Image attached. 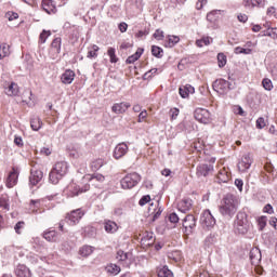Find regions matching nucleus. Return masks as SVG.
I'll return each mask as SVG.
<instances>
[{"instance_id":"5701e85b","label":"nucleus","mask_w":277,"mask_h":277,"mask_svg":"<svg viewBox=\"0 0 277 277\" xmlns=\"http://www.w3.org/2000/svg\"><path fill=\"white\" fill-rule=\"evenodd\" d=\"M42 237L45 241H50L52 243L57 242V232L55 229L43 232Z\"/></svg>"},{"instance_id":"a878e982","label":"nucleus","mask_w":277,"mask_h":277,"mask_svg":"<svg viewBox=\"0 0 277 277\" xmlns=\"http://www.w3.org/2000/svg\"><path fill=\"white\" fill-rule=\"evenodd\" d=\"M192 199H183L179 203V211H181L182 213H187V211L192 209Z\"/></svg>"},{"instance_id":"8fccbe9b","label":"nucleus","mask_w":277,"mask_h":277,"mask_svg":"<svg viewBox=\"0 0 277 277\" xmlns=\"http://www.w3.org/2000/svg\"><path fill=\"white\" fill-rule=\"evenodd\" d=\"M5 18H8V21H16V18H18V13L9 11L5 13Z\"/></svg>"},{"instance_id":"393cba45","label":"nucleus","mask_w":277,"mask_h":277,"mask_svg":"<svg viewBox=\"0 0 277 277\" xmlns=\"http://www.w3.org/2000/svg\"><path fill=\"white\" fill-rule=\"evenodd\" d=\"M104 229L106 230V233H117L118 232V224L114 221H105L104 222Z\"/></svg>"},{"instance_id":"58836bf2","label":"nucleus","mask_w":277,"mask_h":277,"mask_svg":"<svg viewBox=\"0 0 277 277\" xmlns=\"http://www.w3.org/2000/svg\"><path fill=\"white\" fill-rule=\"evenodd\" d=\"M0 208L10 211V199L8 197H0Z\"/></svg>"},{"instance_id":"338daca9","label":"nucleus","mask_w":277,"mask_h":277,"mask_svg":"<svg viewBox=\"0 0 277 277\" xmlns=\"http://www.w3.org/2000/svg\"><path fill=\"white\" fill-rule=\"evenodd\" d=\"M239 23H248V15L243 14V13H239L237 16Z\"/></svg>"},{"instance_id":"49530a36","label":"nucleus","mask_w":277,"mask_h":277,"mask_svg":"<svg viewBox=\"0 0 277 277\" xmlns=\"http://www.w3.org/2000/svg\"><path fill=\"white\" fill-rule=\"evenodd\" d=\"M93 50L89 51L87 54V57H89V60H92V57H98V54L96 53L98 51V45L94 44L92 47Z\"/></svg>"},{"instance_id":"603ef678","label":"nucleus","mask_w":277,"mask_h":277,"mask_svg":"<svg viewBox=\"0 0 277 277\" xmlns=\"http://www.w3.org/2000/svg\"><path fill=\"white\" fill-rule=\"evenodd\" d=\"M149 201H150V195H144L140 199L138 205H140V207H144L145 205H148Z\"/></svg>"},{"instance_id":"dca6fc26","label":"nucleus","mask_w":277,"mask_h":277,"mask_svg":"<svg viewBox=\"0 0 277 277\" xmlns=\"http://www.w3.org/2000/svg\"><path fill=\"white\" fill-rule=\"evenodd\" d=\"M90 190V185H84V187L77 186L76 184H71L69 186V196L74 198V196H79V194H83L84 192Z\"/></svg>"},{"instance_id":"de8ad7c7","label":"nucleus","mask_w":277,"mask_h":277,"mask_svg":"<svg viewBox=\"0 0 277 277\" xmlns=\"http://www.w3.org/2000/svg\"><path fill=\"white\" fill-rule=\"evenodd\" d=\"M49 36H51V31L50 30H42V32L39 36V42H41V44H44V42H47V38H49Z\"/></svg>"},{"instance_id":"aec40b11","label":"nucleus","mask_w":277,"mask_h":277,"mask_svg":"<svg viewBox=\"0 0 277 277\" xmlns=\"http://www.w3.org/2000/svg\"><path fill=\"white\" fill-rule=\"evenodd\" d=\"M194 92H196V89L192 84H186L179 89V93L182 98H188L189 94H194Z\"/></svg>"},{"instance_id":"20e7f679","label":"nucleus","mask_w":277,"mask_h":277,"mask_svg":"<svg viewBox=\"0 0 277 277\" xmlns=\"http://www.w3.org/2000/svg\"><path fill=\"white\" fill-rule=\"evenodd\" d=\"M142 181V176L138 173H130L126 175L121 181L122 189H133Z\"/></svg>"},{"instance_id":"ddd939ff","label":"nucleus","mask_w":277,"mask_h":277,"mask_svg":"<svg viewBox=\"0 0 277 277\" xmlns=\"http://www.w3.org/2000/svg\"><path fill=\"white\" fill-rule=\"evenodd\" d=\"M127 153H129V146L126 143H120L115 147L114 157L115 159H122Z\"/></svg>"},{"instance_id":"4c0bfd02","label":"nucleus","mask_w":277,"mask_h":277,"mask_svg":"<svg viewBox=\"0 0 277 277\" xmlns=\"http://www.w3.org/2000/svg\"><path fill=\"white\" fill-rule=\"evenodd\" d=\"M216 179L219 183H228V173H226V170H221Z\"/></svg>"},{"instance_id":"2eb2a0df","label":"nucleus","mask_w":277,"mask_h":277,"mask_svg":"<svg viewBox=\"0 0 277 277\" xmlns=\"http://www.w3.org/2000/svg\"><path fill=\"white\" fill-rule=\"evenodd\" d=\"M18 183V169L13 168L6 180V187L10 189Z\"/></svg>"},{"instance_id":"39448f33","label":"nucleus","mask_w":277,"mask_h":277,"mask_svg":"<svg viewBox=\"0 0 277 277\" xmlns=\"http://www.w3.org/2000/svg\"><path fill=\"white\" fill-rule=\"evenodd\" d=\"M212 88L214 92H217V94L224 95L228 94V92L233 90V83L225 79H219L213 82Z\"/></svg>"},{"instance_id":"79ce46f5","label":"nucleus","mask_w":277,"mask_h":277,"mask_svg":"<svg viewBox=\"0 0 277 277\" xmlns=\"http://www.w3.org/2000/svg\"><path fill=\"white\" fill-rule=\"evenodd\" d=\"M108 274H115L118 275L120 274V266L116 265V264H110L106 267Z\"/></svg>"},{"instance_id":"a18cd8bd","label":"nucleus","mask_w":277,"mask_h":277,"mask_svg":"<svg viewBox=\"0 0 277 277\" xmlns=\"http://www.w3.org/2000/svg\"><path fill=\"white\" fill-rule=\"evenodd\" d=\"M219 68H224L226 66V56L224 53L217 54Z\"/></svg>"},{"instance_id":"bb28decb","label":"nucleus","mask_w":277,"mask_h":277,"mask_svg":"<svg viewBox=\"0 0 277 277\" xmlns=\"http://www.w3.org/2000/svg\"><path fill=\"white\" fill-rule=\"evenodd\" d=\"M30 127L32 131H40V129H42V119L38 116H34L30 118Z\"/></svg>"},{"instance_id":"69168bd1","label":"nucleus","mask_w":277,"mask_h":277,"mask_svg":"<svg viewBox=\"0 0 277 277\" xmlns=\"http://www.w3.org/2000/svg\"><path fill=\"white\" fill-rule=\"evenodd\" d=\"M207 5V0H198L196 3V10H202Z\"/></svg>"},{"instance_id":"7c9ffc66","label":"nucleus","mask_w":277,"mask_h":277,"mask_svg":"<svg viewBox=\"0 0 277 277\" xmlns=\"http://www.w3.org/2000/svg\"><path fill=\"white\" fill-rule=\"evenodd\" d=\"M92 252H94V247L88 246V245L83 246L79 250L80 256H84V258L90 256V254H92Z\"/></svg>"},{"instance_id":"680f3d73","label":"nucleus","mask_w":277,"mask_h":277,"mask_svg":"<svg viewBox=\"0 0 277 277\" xmlns=\"http://www.w3.org/2000/svg\"><path fill=\"white\" fill-rule=\"evenodd\" d=\"M264 170L268 172V174H272V172H274V164H272V162H266L264 164Z\"/></svg>"},{"instance_id":"4be33fe9","label":"nucleus","mask_w":277,"mask_h":277,"mask_svg":"<svg viewBox=\"0 0 277 277\" xmlns=\"http://www.w3.org/2000/svg\"><path fill=\"white\" fill-rule=\"evenodd\" d=\"M267 0H247L245 2V8H265Z\"/></svg>"},{"instance_id":"b1692460","label":"nucleus","mask_w":277,"mask_h":277,"mask_svg":"<svg viewBox=\"0 0 277 277\" xmlns=\"http://www.w3.org/2000/svg\"><path fill=\"white\" fill-rule=\"evenodd\" d=\"M143 53H144V49L138 48L134 54L130 55L126 60V64H135V62H137V60H140V57H142Z\"/></svg>"},{"instance_id":"0eeeda50","label":"nucleus","mask_w":277,"mask_h":277,"mask_svg":"<svg viewBox=\"0 0 277 277\" xmlns=\"http://www.w3.org/2000/svg\"><path fill=\"white\" fill-rule=\"evenodd\" d=\"M184 233L187 235H192L194 233V228H196V216L194 214H187L182 223Z\"/></svg>"},{"instance_id":"6ab92c4d","label":"nucleus","mask_w":277,"mask_h":277,"mask_svg":"<svg viewBox=\"0 0 277 277\" xmlns=\"http://www.w3.org/2000/svg\"><path fill=\"white\" fill-rule=\"evenodd\" d=\"M15 276L17 277H31V271L24 264H18L15 268Z\"/></svg>"},{"instance_id":"37998d69","label":"nucleus","mask_w":277,"mask_h":277,"mask_svg":"<svg viewBox=\"0 0 277 277\" xmlns=\"http://www.w3.org/2000/svg\"><path fill=\"white\" fill-rule=\"evenodd\" d=\"M168 38H169L168 47L170 49H172V47L181 42V38H179V36H169Z\"/></svg>"},{"instance_id":"bf43d9fd","label":"nucleus","mask_w":277,"mask_h":277,"mask_svg":"<svg viewBox=\"0 0 277 277\" xmlns=\"http://www.w3.org/2000/svg\"><path fill=\"white\" fill-rule=\"evenodd\" d=\"M161 213H163V208L159 207L158 211L154 214L151 222H157V220L161 217Z\"/></svg>"},{"instance_id":"5fc2aeb1","label":"nucleus","mask_w":277,"mask_h":277,"mask_svg":"<svg viewBox=\"0 0 277 277\" xmlns=\"http://www.w3.org/2000/svg\"><path fill=\"white\" fill-rule=\"evenodd\" d=\"M157 72V68H153L150 69L149 71L145 72L143 75V79L144 81H146L147 79H151L153 78V75H155Z\"/></svg>"},{"instance_id":"f257e3e1","label":"nucleus","mask_w":277,"mask_h":277,"mask_svg":"<svg viewBox=\"0 0 277 277\" xmlns=\"http://www.w3.org/2000/svg\"><path fill=\"white\" fill-rule=\"evenodd\" d=\"M239 209V198L233 194H227L223 197L219 211L225 217H233Z\"/></svg>"},{"instance_id":"ea45409f","label":"nucleus","mask_w":277,"mask_h":277,"mask_svg":"<svg viewBox=\"0 0 277 277\" xmlns=\"http://www.w3.org/2000/svg\"><path fill=\"white\" fill-rule=\"evenodd\" d=\"M262 36H268L269 38H273L276 40L277 38V28H268L267 30H264L262 32Z\"/></svg>"},{"instance_id":"9b49d317","label":"nucleus","mask_w":277,"mask_h":277,"mask_svg":"<svg viewBox=\"0 0 277 277\" xmlns=\"http://www.w3.org/2000/svg\"><path fill=\"white\" fill-rule=\"evenodd\" d=\"M252 166V158L250 157V154H246L242 156L241 160L238 162V170L239 172H247L250 170V167Z\"/></svg>"},{"instance_id":"473e14b6","label":"nucleus","mask_w":277,"mask_h":277,"mask_svg":"<svg viewBox=\"0 0 277 277\" xmlns=\"http://www.w3.org/2000/svg\"><path fill=\"white\" fill-rule=\"evenodd\" d=\"M102 166H105V161L101 158H97L91 162V169L93 172L101 170Z\"/></svg>"},{"instance_id":"6e6d98bb","label":"nucleus","mask_w":277,"mask_h":277,"mask_svg":"<svg viewBox=\"0 0 277 277\" xmlns=\"http://www.w3.org/2000/svg\"><path fill=\"white\" fill-rule=\"evenodd\" d=\"M259 226H260V230H263V228H265V226H267V219L265 216H261L259 220Z\"/></svg>"},{"instance_id":"e2e57ef3","label":"nucleus","mask_w":277,"mask_h":277,"mask_svg":"<svg viewBox=\"0 0 277 277\" xmlns=\"http://www.w3.org/2000/svg\"><path fill=\"white\" fill-rule=\"evenodd\" d=\"M154 38L156 40H163V30L157 29L154 34Z\"/></svg>"},{"instance_id":"0e129e2a","label":"nucleus","mask_w":277,"mask_h":277,"mask_svg":"<svg viewBox=\"0 0 277 277\" xmlns=\"http://www.w3.org/2000/svg\"><path fill=\"white\" fill-rule=\"evenodd\" d=\"M235 185H236V187H237L240 192H243V180L236 179V180H235Z\"/></svg>"},{"instance_id":"c756f323","label":"nucleus","mask_w":277,"mask_h":277,"mask_svg":"<svg viewBox=\"0 0 277 277\" xmlns=\"http://www.w3.org/2000/svg\"><path fill=\"white\" fill-rule=\"evenodd\" d=\"M158 276L159 277H174V273L170 271V268L164 265L161 268H158Z\"/></svg>"},{"instance_id":"4468645a","label":"nucleus","mask_w":277,"mask_h":277,"mask_svg":"<svg viewBox=\"0 0 277 277\" xmlns=\"http://www.w3.org/2000/svg\"><path fill=\"white\" fill-rule=\"evenodd\" d=\"M249 256L251 265H259V263H261V259H263V255L261 254V249L256 247L250 250Z\"/></svg>"},{"instance_id":"f3484780","label":"nucleus","mask_w":277,"mask_h":277,"mask_svg":"<svg viewBox=\"0 0 277 277\" xmlns=\"http://www.w3.org/2000/svg\"><path fill=\"white\" fill-rule=\"evenodd\" d=\"M41 6L47 14H55V12H57V8L55 6V2H53V0H42Z\"/></svg>"},{"instance_id":"72a5a7b5","label":"nucleus","mask_w":277,"mask_h":277,"mask_svg":"<svg viewBox=\"0 0 277 277\" xmlns=\"http://www.w3.org/2000/svg\"><path fill=\"white\" fill-rule=\"evenodd\" d=\"M213 39H211V38H209V37H203V38H201V39H198L197 41H196V44H197V47H199V49H202V47H209V44H211V41H212Z\"/></svg>"},{"instance_id":"9d476101","label":"nucleus","mask_w":277,"mask_h":277,"mask_svg":"<svg viewBox=\"0 0 277 277\" xmlns=\"http://www.w3.org/2000/svg\"><path fill=\"white\" fill-rule=\"evenodd\" d=\"M213 164H199L197 166L196 169V175L198 176V179H200L201 176H209L210 174H213Z\"/></svg>"},{"instance_id":"3c124183","label":"nucleus","mask_w":277,"mask_h":277,"mask_svg":"<svg viewBox=\"0 0 277 277\" xmlns=\"http://www.w3.org/2000/svg\"><path fill=\"white\" fill-rule=\"evenodd\" d=\"M38 259H39V256L36 255V254H34V253H29V254L27 255V261H28L29 263H31L32 265H36V263H38Z\"/></svg>"},{"instance_id":"c03bdc74","label":"nucleus","mask_w":277,"mask_h":277,"mask_svg":"<svg viewBox=\"0 0 277 277\" xmlns=\"http://www.w3.org/2000/svg\"><path fill=\"white\" fill-rule=\"evenodd\" d=\"M262 85H263L264 90H267L268 92L274 89V84L272 83L269 78H264L262 80Z\"/></svg>"},{"instance_id":"c85d7f7f","label":"nucleus","mask_w":277,"mask_h":277,"mask_svg":"<svg viewBox=\"0 0 277 277\" xmlns=\"http://www.w3.org/2000/svg\"><path fill=\"white\" fill-rule=\"evenodd\" d=\"M5 94L8 96H16L18 94V84L12 82L6 89Z\"/></svg>"},{"instance_id":"a19ab883","label":"nucleus","mask_w":277,"mask_h":277,"mask_svg":"<svg viewBox=\"0 0 277 277\" xmlns=\"http://www.w3.org/2000/svg\"><path fill=\"white\" fill-rule=\"evenodd\" d=\"M234 53H236V55H239V54L250 55V53H252V49L237 47L235 48Z\"/></svg>"},{"instance_id":"423d86ee","label":"nucleus","mask_w":277,"mask_h":277,"mask_svg":"<svg viewBox=\"0 0 277 277\" xmlns=\"http://www.w3.org/2000/svg\"><path fill=\"white\" fill-rule=\"evenodd\" d=\"M194 118L201 124H211V113L205 108H197L194 111Z\"/></svg>"},{"instance_id":"c9c22d12","label":"nucleus","mask_w":277,"mask_h":277,"mask_svg":"<svg viewBox=\"0 0 277 277\" xmlns=\"http://www.w3.org/2000/svg\"><path fill=\"white\" fill-rule=\"evenodd\" d=\"M10 55V45L3 43L0 44V60H3V57H8Z\"/></svg>"},{"instance_id":"7ed1b4c3","label":"nucleus","mask_w":277,"mask_h":277,"mask_svg":"<svg viewBox=\"0 0 277 277\" xmlns=\"http://www.w3.org/2000/svg\"><path fill=\"white\" fill-rule=\"evenodd\" d=\"M235 228L239 235H246L250 230V222L246 212H238L235 221Z\"/></svg>"},{"instance_id":"864d4df0","label":"nucleus","mask_w":277,"mask_h":277,"mask_svg":"<svg viewBox=\"0 0 277 277\" xmlns=\"http://www.w3.org/2000/svg\"><path fill=\"white\" fill-rule=\"evenodd\" d=\"M179 214H176V212H172L170 215H169V222H171V224H179Z\"/></svg>"},{"instance_id":"e433bc0d","label":"nucleus","mask_w":277,"mask_h":277,"mask_svg":"<svg viewBox=\"0 0 277 277\" xmlns=\"http://www.w3.org/2000/svg\"><path fill=\"white\" fill-rule=\"evenodd\" d=\"M107 55L110 58V64H118V56H116V49L109 48L107 51Z\"/></svg>"},{"instance_id":"412c9836","label":"nucleus","mask_w":277,"mask_h":277,"mask_svg":"<svg viewBox=\"0 0 277 277\" xmlns=\"http://www.w3.org/2000/svg\"><path fill=\"white\" fill-rule=\"evenodd\" d=\"M62 83L65 85H70L72 81H75V71L67 69L65 72L61 76Z\"/></svg>"},{"instance_id":"f8f14e48","label":"nucleus","mask_w":277,"mask_h":277,"mask_svg":"<svg viewBox=\"0 0 277 277\" xmlns=\"http://www.w3.org/2000/svg\"><path fill=\"white\" fill-rule=\"evenodd\" d=\"M44 176V173L40 170L31 169L30 170V176H29V183L32 186L38 185L40 181H42V177Z\"/></svg>"},{"instance_id":"f704fd0d","label":"nucleus","mask_w":277,"mask_h":277,"mask_svg":"<svg viewBox=\"0 0 277 277\" xmlns=\"http://www.w3.org/2000/svg\"><path fill=\"white\" fill-rule=\"evenodd\" d=\"M151 55H154V57H157L158 60H161V57H163V49H161L157 45H153L151 47Z\"/></svg>"},{"instance_id":"13d9d810","label":"nucleus","mask_w":277,"mask_h":277,"mask_svg":"<svg viewBox=\"0 0 277 277\" xmlns=\"http://www.w3.org/2000/svg\"><path fill=\"white\" fill-rule=\"evenodd\" d=\"M256 129H265V118L263 117L258 118Z\"/></svg>"},{"instance_id":"6e6552de","label":"nucleus","mask_w":277,"mask_h":277,"mask_svg":"<svg viewBox=\"0 0 277 277\" xmlns=\"http://www.w3.org/2000/svg\"><path fill=\"white\" fill-rule=\"evenodd\" d=\"M200 224L206 228H213L215 226V217L210 210H205L200 216Z\"/></svg>"},{"instance_id":"2f4dec72","label":"nucleus","mask_w":277,"mask_h":277,"mask_svg":"<svg viewBox=\"0 0 277 277\" xmlns=\"http://www.w3.org/2000/svg\"><path fill=\"white\" fill-rule=\"evenodd\" d=\"M51 47L55 53L60 54L62 52V38L57 37L53 39Z\"/></svg>"},{"instance_id":"774afa93","label":"nucleus","mask_w":277,"mask_h":277,"mask_svg":"<svg viewBox=\"0 0 277 277\" xmlns=\"http://www.w3.org/2000/svg\"><path fill=\"white\" fill-rule=\"evenodd\" d=\"M147 117H148V111H146V110L141 111L138 115V122L146 120Z\"/></svg>"},{"instance_id":"4d7b16f0","label":"nucleus","mask_w":277,"mask_h":277,"mask_svg":"<svg viewBox=\"0 0 277 277\" xmlns=\"http://www.w3.org/2000/svg\"><path fill=\"white\" fill-rule=\"evenodd\" d=\"M24 226H25V222H23V221L17 222V223L15 224V226H14L15 233H16L17 235H21V228H24Z\"/></svg>"},{"instance_id":"052dcab7","label":"nucleus","mask_w":277,"mask_h":277,"mask_svg":"<svg viewBox=\"0 0 277 277\" xmlns=\"http://www.w3.org/2000/svg\"><path fill=\"white\" fill-rule=\"evenodd\" d=\"M92 180L98 181L100 183H103L105 181V176L101 173H94L92 175Z\"/></svg>"},{"instance_id":"09e8293b","label":"nucleus","mask_w":277,"mask_h":277,"mask_svg":"<svg viewBox=\"0 0 277 277\" xmlns=\"http://www.w3.org/2000/svg\"><path fill=\"white\" fill-rule=\"evenodd\" d=\"M117 259L119 261H127V259H129V253H127L122 250H119V251H117Z\"/></svg>"},{"instance_id":"f03ea898","label":"nucleus","mask_w":277,"mask_h":277,"mask_svg":"<svg viewBox=\"0 0 277 277\" xmlns=\"http://www.w3.org/2000/svg\"><path fill=\"white\" fill-rule=\"evenodd\" d=\"M67 174H68V162L58 161L52 168L49 174V181L53 185H57V183H60V181H62V179H64V176Z\"/></svg>"},{"instance_id":"1a4fd4ad","label":"nucleus","mask_w":277,"mask_h":277,"mask_svg":"<svg viewBox=\"0 0 277 277\" xmlns=\"http://www.w3.org/2000/svg\"><path fill=\"white\" fill-rule=\"evenodd\" d=\"M84 213L81 209H77L71 211L66 215L67 224L69 226H77V223L81 221V217H83Z\"/></svg>"},{"instance_id":"cd10ccee","label":"nucleus","mask_w":277,"mask_h":277,"mask_svg":"<svg viewBox=\"0 0 277 277\" xmlns=\"http://www.w3.org/2000/svg\"><path fill=\"white\" fill-rule=\"evenodd\" d=\"M153 232H146L141 238V243L143 246H153Z\"/></svg>"},{"instance_id":"a211bd4d","label":"nucleus","mask_w":277,"mask_h":277,"mask_svg":"<svg viewBox=\"0 0 277 277\" xmlns=\"http://www.w3.org/2000/svg\"><path fill=\"white\" fill-rule=\"evenodd\" d=\"M129 107H131V103L129 102L116 103L113 105L111 111L114 114H124Z\"/></svg>"}]
</instances>
